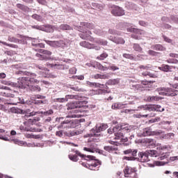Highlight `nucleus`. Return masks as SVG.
Segmentation results:
<instances>
[{"instance_id": "nucleus-22", "label": "nucleus", "mask_w": 178, "mask_h": 178, "mask_svg": "<svg viewBox=\"0 0 178 178\" xmlns=\"http://www.w3.org/2000/svg\"><path fill=\"white\" fill-rule=\"evenodd\" d=\"M29 89L31 91H33L35 92H40L41 91V88L38 86H31L29 85Z\"/></svg>"}, {"instance_id": "nucleus-56", "label": "nucleus", "mask_w": 178, "mask_h": 178, "mask_svg": "<svg viewBox=\"0 0 178 178\" xmlns=\"http://www.w3.org/2000/svg\"><path fill=\"white\" fill-rule=\"evenodd\" d=\"M163 38L164 41H165V42H168L169 44H172V40L170 38H168L165 35L163 36Z\"/></svg>"}, {"instance_id": "nucleus-8", "label": "nucleus", "mask_w": 178, "mask_h": 178, "mask_svg": "<svg viewBox=\"0 0 178 178\" xmlns=\"http://www.w3.org/2000/svg\"><path fill=\"white\" fill-rule=\"evenodd\" d=\"M70 118H77V115L73 114L72 115H68L66 117V120H64L63 122H62L60 123V126L61 127H72V126H73L74 122L72 120L70 119Z\"/></svg>"}, {"instance_id": "nucleus-18", "label": "nucleus", "mask_w": 178, "mask_h": 178, "mask_svg": "<svg viewBox=\"0 0 178 178\" xmlns=\"http://www.w3.org/2000/svg\"><path fill=\"white\" fill-rule=\"evenodd\" d=\"M120 83V79L119 78L114 79H109L107 81L108 86H116V84H119Z\"/></svg>"}, {"instance_id": "nucleus-15", "label": "nucleus", "mask_w": 178, "mask_h": 178, "mask_svg": "<svg viewBox=\"0 0 178 178\" xmlns=\"http://www.w3.org/2000/svg\"><path fill=\"white\" fill-rule=\"evenodd\" d=\"M30 84H31V82H30L29 78L27 77L22 78L21 79L22 87H24V88H26L27 87H30Z\"/></svg>"}, {"instance_id": "nucleus-33", "label": "nucleus", "mask_w": 178, "mask_h": 178, "mask_svg": "<svg viewBox=\"0 0 178 178\" xmlns=\"http://www.w3.org/2000/svg\"><path fill=\"white\" fill-rule=\"evenodd\" d=\"M0 44H3V45H6V47H10V48H18L17 44H9L1 40H0Z\"/></svg>"}, {"instance_id": "nucleus-20", "label": "nucleus", "mask_w": 178, "mask_h": 178, "mask_svg": "<svg viewBox=\"0 0 178 178\" xmlns=\"http://www.w3.org/2000/svg\"><path fill=\"white\" fill-rule=\"evenodd\" d=\"M155 116V114H145V115H141V114H134V118H136V119H140V118H154Z\"/></svg>"}, {"instance_id": "nucleus-27", "label": "nucleus", "mask_w": 178, "mask_h": 178, "mask_svg": "<svg viewBox=\"0 0 178 178\" xmlns=\"http://www.w3.org/2000/svg\"><path fill=\"white\" fill-rule=\"evenodd\" d=\"M60 30L66 31V30H72V26L68 24H63L59 26Z\"/></svg>"}, {"instance_id": "nucleus-49", "label": "nucleus", "mask_w": 178, "mask_h": 178, "mask_svg": "<svg viewBox=\"0 0 178 178\" xmlns=\"http://www.w3.org/2000/svg\"><path fill=\"white\" fill-rule=\"evenodd\" d=\"M167 63H178V60L175 58H169L166 60Z\"/></svg>"}, {"instance_id": "nucleus-9", "label": "nucleus", "mask_w": 178, "mask_h": 178, "mask_svg": "<svg viewBox=\"0 0 178 178\" xmlns=\"http://www.w3.org/2000/svg\"><path fill=\"white\" fill-rule=\"evenodd\" d=\"M118 132L115 133V140H121L122 143H127L129 141V138L127 136L124 137V134H123L120 129H118Z\"/></svg>"}, {"instance_id": "nucleus-37", "label": "nucleus", "mask_w": 178, "mask_h": 178, "mask_svg": "<svg viewBox=\"0 0 178 178\" xmlns=\"http://www.w3.org/2000/svg\"><path fill=\"white\" fill-rule=\"evenodd\" d=\"M148 156H156V150H147Z\"/></svg>"}, {"instance_id": "nucleus-21", "label": "nucleus", "mask_w": 178, "mask_h": 178, "mask_svg": "<svg viewBox=\"0 0 178 178\" xmlns=\"http://www.w3.org/2000/svg\"><path fill=\"white\" fill-rule=\"evenodd\" d=\"M152 131H151V129L148 128H145L143 129V131L142 133V137H147L148 136H152Z\"/></svg>"}, {"instance_id": "nucleus-17", "label": "nucleus", "mask_w": 178, "mask_h": 178, "mask_svg": "<svg viewBox=\"0 0 178 178\" xmlns=\"http://www.w3.org/2000/svg\"><path fill=\"white\" fill-rule=\"evenodd\" d=\"M109 75L108 74H96L92 76V79H95V80H98V79H109Z\"/></svg>"}, {"instance_id": "nucleus-19", "label": "nucleus", "mask_w": 178, "mask_h": 178, "mask_svg": "<svg viewBox=\"0 0 178 178\" xmlns=\"http://www.w3.org/2000/svg\"><path fill=\"white\" fill-rule=\"evenodd\" d=\"M37 122H40V117H31V118L28 120V124H35Z\"/></svg>"}, {"instance_id": "nucleus-53", "label": "nucleus", "mask_w": 178, "mask_h": 178, "mask_svg": "<svg viewBox=\"0 0 178 178\" xmlns=\"http://www.w3.org/2000/svg\"><path fill=\"white\" fill-rule=\"evenodd\" d=\"M148 54L151 55V56H156L158 55V52L153 50H149Z\"/></svg>"}, {"instance_id": "nucleus-43", "label": "nucleus", "mask_w": 178, "mask_h": 178, "mask_svg": "<svg viewBox=\"0 0 178 178\" xmlns=\"http://www.w3.org/2000/svg\"><path fill=\"white\" fill-rule=\"evenodd\" d=\"M118 126H116L114 128H110L108 129V134H112L113 133H115V131H118Z\"/></svg>"}, {"instance_id": "nucleus-25", "label": "nucleus", "mask_w": 178, "mask_h": 178, "mask_svg": "<svg viewBox=\"0 0 178 178\" xmlns=\"http://www.w3.org/2000/svg\"><path fill=\"white\" fill-rule=\"evenodd\" d=\"M104 149L105 151H107V152H112L113 151H118V147H115L113 146H105L104 147Z\"/></svg>"}, {"instance_id": "nucleus-44", "label": "nucleus", "mask_w": 178, "mask_h": 178, "mask_svg": "<svg viewBox=\"0 0 178 178\" xmlns=\"http://www.w3.org/2000/svg\"><path fill=\"white\" fill-rule=\"evenodd\" d=\"M138 69H140V70H149V69H151V67L148 65H139Z\"/></svg>"}, {"instance_id": "nucleus-62", "label": "nucleus", "mask_w": 178, "mask_h": 178, "mask_svg": "<svg viewBox=\"0 0 178 178\" xmlns=\"http://www.w3.org/2000/svg\"><path fill=\"white\" fill-rule=\"evenodd\" d=\"M111 108L112 109H119L120 108V106H119V104H113L112 106H111Z\"/></svg>"}, {"instance_id": "nucleus-54", "label": "nucleus", "mask_w": 178, "mask_h": 178, "mask_svg": "<svg viewBox=\"0 0 178 178\" xmlns=\"http://www.w3.org/2000/svg\"><path fill=\"white\" fill-rule=\"evenodd\" d=\"M95 34H97V35H103L104 31H101V29H95Z\"/></svg>"}, {"instance_id": "nucleus-39", "label": "nucleus", "mask_w": 178, "mask_h": 178, "mask_svg": "<svg viewBox=\"0 0 178 178\" xmlns=\"http://www.w3.org/2000/svg\"><path fill=\"white\" fill-rule=\"evenodd\" d=\"M83 26L90 30L94 29V24L88 22H84Z\"/></svg>"}, {"instance_id": "nucleus-29", "label": "nucleus", "mask_w": 178, "mask_h": 178, "mask_svg": "<svg viewBox=\"0 0 178 178\" xmlns=\"http://www.w3.org/2000/svg\"><path fill=\"white\" fill-rule=\"evenodd\" d=\"M133 49H134V51H136L137 52H142L143 51V48L141 47V46H140L137 43H134L133 44Z\"/></svg>"}, {"instance_id": "nucleus-26", "label": "nucleus", "mask_w": 178, "mask_h": 178, "mask_svg": "<svg viewBox=\"0 0 178 178\" xmlns=\"http://www.w3.org/2000/svg\"><path fill=\"white\" fill-rule=\"evenodd\" d=\"M113 42H115V44H124V39L122 38H115L113 40Z\"/></svg>"}, {"instance_id": "nucleus-13", "label": "nucleus", "mask_w": 178, "mask_h": 178, "mask_svg": "<svg viewBox=\"0 0 178 178\" xmlns=\"http://www.w3.org/2000/svg\"><path fill=\"white\" fill-rule=\"evenodd\" d=\"M88 166L90 170H95V169H98L101 166V161L99 160L90 161L88 163Z\"/></svg>"}, {"instance_id": "nucleus-51", "label": "nucleus", "mask_w": 178, "mask_h": 178, "mask_svg": "<svg viewBox=\"0 0 178 178\" xmlns=\"http://www.w3.org/2000/svg\"><path fill=\"white\" fill-rule=\"evenodd\" d=\"M123 57L126 58V59H134L133 55L129 54H124Z\"/></svg>"}, {"instance_id": "nucleus-28", "label": "nucleus", "mask_w": 178, "mask_h": 178, "mask_svg": "<svg viewBox=\"0 0 178 178\" xmlns=\"http://www.w3.org/2000/svg\"><path fill=\"white\" fill-rule=\"evenodd\" d=\"M17 8H18V9H20L21 10H23L24 12L29 10V7H27V6H24L22 3H17Z\"/></svg>"}, {"instance_id": "nucleus-5", "label": "nucleus", "mask_w": 178, "mask_h": 178, "mask_svg": "<svg viewBox=\"0 0 178 178\" xmlns=\"http://www.w3.org/2000/svg\"><path fill=\"white\" fill-rule=\"evenodd\" d=\"M39 52L40 54H36V56L39 58L40 60H51L52 52L44 49H40Z\"/></svg>"}, {"instance_id": "nucleus-45", "label": "nucleus", "mask_w": 178, "mask_h": 178, "mask_svg": "<svg viewBox=\"0 0 178 178\" xmlns=\"http://www.w3.org/2000/svg\"><path fill=\"white\" fill-rule=\"evenodd\" d=\"M70 74H76L77 73V69L75 67H73L69 70Z\"/></svg>"}, {"instance_id": "nucleus-31", "label": "nucleus", "mask_w": 178, "mask_h": 178, "mask_svg": "<svg viewBox=\"0 0 178 178\" xmlns=\"http://www.w3.org/2000/svg\"><path fill=\"white\" fill-rule=\"evenodd\" d=\"M81 47H83L84 48H91V44L87 41H83L79 43Z\"/></svg>"}, {"instance_id": "nucleus-6", "label": "nucleus", "mask_w": 178, "mask_h": 178, "mask_svg": "<svg viewBox=\"0 0 178 178\" xmlns=\"http://www.w3.org/2000/svg\"><path fill=\"white\" fill-rule=\"evenodd\" d=\"M87 105L86 101H76L74 102H70L67 104V111L70 109H77L79 108H83V106Z\"/></svg>"}, {"instance_id": "nucleus-24", "label": "nucleus", "mask_w": 178, "mask_h": 178, "mask_svg": "<svg viewBox=\"0 0 178 178\" xmlns=\"http://www.w3.org/2000/svg\"><path fill=\"white\" fill-rule=\"evenodd\" d=\"M152 49H155V51H165V47L161 44H155L152 46Z\"/></svg>"}, {"instance_id": "nucleus-11", "label": "nucleus", "mask_w": 178, "mask_h": 178, "mask_svg": "<svg viewBox=\"0 0 178 178\" xmlns=\"http://www.w3.org/2000/svg\"><path fill=\"white\" fill-rule=\"evenodd\" d=\"M117 127L118 130L124 132V134H126V133H130L131 131H133V128L131 126L129 125V124H120V127L118 126Z\"/></svg>"}, {"instance_id": "nucleus-52", "label": "nucleus", "mask_w": 178, "mask_h": 178, "mask_svg": "<svg viewBox=\"0 0 178 178\" xmlns=\"http://www.w3.org/2000/svg\"><path fill=\"white\" fill-rule=\"evenodd\" d=\"M54 69H63V65L54 63Z\"/></svg>"}, {"instance_id": "nucleus-64", "label": "nucleus", "mask_w": 178, "mask_h": 178, "mask_svg": "<svg viewBox=\"0 0 178 178\" xmlns=\"http://www.w3.org/2000/svg\"><path fill=\"white\" fill-rule=\"evenodd\" d=\"M56 136H57L58 137H62V136H63V133L62 132V131H57L56 132Z\"/></svg>"}, {"instance_id": "nucleus-3", "label": "nucleus", "mask_w": 178, "mask_h": 178, "mask_svg": "<svg viewBox=\"0 0 178 178\" xmlns=\"http://www.w3.org/2000/svg\"><path fill=\"white\" fill-rule=\"evenodd\" d=\"M16 74H21L22 76H29L30 77L29 78V80L31 84H38V83H40V81L38 79H35V77H37V74L35 73H31L27 71H17L16 72Z\"/></svg>"}, {"instance_id": "nucleus-30", "label": "nucleus", "mask_w": 178, "mask_h": 178, "mask_svg": "<svg viewBox=\"0 0 178 178\" xmlns=\"http://www.w3.org/2000/svg\"><path fill=\"white\" fill-rule=\"evenodd\" d=\"M108 55L107 53L104 52L102 54H100L99 56H98L97 57V59H98V60H104V59H106V58H108Z\"/></svg>"}, {"instance_id": "nucleus-36", "label": "nucleus", "mask_w": 178, "mask_h": 178, "mask_svg": "<svg viewBox=\"0 0 178 178\" xmlns=\"http://www.w3.org/2000/svg\"><path fill=\"white\" fill-rule=\"evenodd\" d=\"M32 19L37 20L38 22H42V17L41 15H38L37 14H33L31 16Z\"/></svg>"}, {"instance_id": "nucleus-16", "label": "nucleus", "mask_w": 178, "mask_h": 178, "mask_svg": "<svg viewBox=\"0 0 178 178\" xmlns=\"http://www.w3.org/2000/svg\"><path fill=\"white\" fill-rule=\"evenodd\" d=\"M134 172H136V169L131 167H126L124 170L125 177H129L127 175H131V173H134Z\"/></svg>"}, {"instance_id": "nucleus-40", "label": "nucleus", "mask_w": 178, "mask_h": 178, "mask_svg": "<svg viewBox=\"0 0 178 178\" xmlns=\"http://www.w3.org/2000/svg\"><path fill=\"white\" fill-rule=\"evenodd\" d=\"M97 68L99 69V70H102L103 72L109 70V68L108 67H105V66L102 65V64L97 65Z\"/></svg>"}, {"instance_id": "nucleus-10", "label": "nucleus", "mask_w": 178, "mask_h": 178, "mask_svg": "<svg viewBox=\"0 0 178 178\" xmlns=\"http://www.w3.org/2000/svg\"><path fill=\"white\" fill-rule=\"evenodd\" d=\"M138 155V160L139 161V162H149V157L148 156V154L147 153V151L139 152Z\"/></svg>"}, {"instance_id": "nucleus-48", "label": "nucleus", "mask_w": 178, "mask_h": 178, "mask_svg": "<svg viewBox=\"0 0 178 178\" xmlns=\"http://www.w3.org/2000/svg\"><path fill=\"white\" fill-rule=\"evenodd\" d=\"M92 6H93V8H96L97 9H104V6L97 3H93L92 4Z\"/></svg>"}, {"instance_id": "nucleus-50", "label": "nucleus", "mask_w": 178, "mask_h": 178, "mask_svg": "<svg viewBox=\"0 0 178 178\" xmlns=\"http://www.w3.org/2000/svg\"><path fill=\"white\" fill-rule=\"evenodd\" d=\"M9 41H11V42H17L18 44H22V40L15 38H12L11 39H9Z\"/></svg>"}, {"instance_id": "nucleus-58", "label": "nucleus", "mask_w": 178, "mask_h": 178, "mask_svg": "<svg viewBox=\"0 0 178 178\" xmlns=\"http://www.w3.org/2000/svg\"><path fill=\"white\" fill-rule=\"evenodd\" d=\"M56 101H58V102H67V99L65 98H57Z\"/></svg>"}, {"instance_id": "nucleus-7", "label": "nucleus", "mask_w": 178, "mask_h": 178, "mask_svg": "<svg viewBox=\"0 0 178 178\" xmlns=\"http://www.w3.org/2000/svg\"><path fill=\"white\" fill-rule=\"evenodd\" d=\"M111 13L113 16H124V10H123L119 6L113 5L111 6Z\"/></svg>"}, {"instance_id": "nucleus-38", "label": "nucleus", "mask_w": 178, "mask_h": 178, "mask_svg": "<svg viewBox=\"0 0 178 178\" xmlns=\"http://www.w3.org/2000/svg\"><path fill=\"white\" fill-rule=\"evenodd\" d=\"M96 44H99V45H108V42L106 40H97L95 41Z\"/></svg>"}, {"instance_id": "nucleus-34", "label": "nucleus", "mask_w": 178, "mask_h": 178, "mask_svg": "<svg viewBox=\"0 0 178 178\" xmlns=\"http://www.w3.org/2000/svg\"><path fill=\"white\" fill-rule=\"evenodd\" d=\"M60 47H65V42L62 40L56 41V48H60Z\"/></svg>"}, {"instance_id": "nucleus-42", "label": "nucleus", "mask_w": 178, "mask_h": 178, "mask_svg": "<svg viewBox=\"0 0 178 178\" xmlns=\"http://www.w3.org/2000/svg\"><path fill=\"white\" fill-rule=\"evenodd\" d=\"M35 67L37 69H39V70H43L44 72H49V70H48V68H47L42 65H36Z\"/></svg>"}, {"instance_id": "nucleus-61", "label": "nucleus", "mask_w": 178, "mask_h": 178, "mask_svg": "<svg viewBox=\"0 0 178 178\" xmlns=\"http://www.w3.org/2000/svg\"><path fill=\"white\" fill-rule=\"evenodd\" d=\"M87 84H88V86H89L90 87H95V86H97V83H95V82L87 81Z\"/></svg>"}, {"instance_id": "nucleus-46", "label": "nucleus", "mask_w": 178, "mask_h": 178, "mask_svg": "<svg viewBox=\"0 0 178 178\" xmlns=\"http://www.w3.org/2000/svg\"><path fill=\"white\" fill-rule=\"evenodd\" d=\"M41 113H42L45 116H48L49 115H53L54 114V110L50 109L47 111L42 112Z\"/></svg>"}, {"instance_id": "nucleus-35", "label": "nucleus", "mask_w": 178, "mask_h": 178, "mask_svg": "<svg viewBox=\"0 0 178 178\" xmlns=\"http://www.w3.org/2000/svg\"><path fill=\"white\" fill-rule=\"evenodd\" d=\"M68 157L72 162H77V161H79V157L76 154H69Z\"/></svg>"}, {"instance_id": "nucleus-55", "label": "nucleus", "mask_w": 178, "mask_h": 178, "mask_svg": "<svg viewBox=\"0 0 178 178\" xmlns=\"http://www.w3.org/2000/svg\"><path fill=\"white\" fill-rule=\"evenodd\" d=\"M32 45L33 47H38L39 48H44V44H42V43L35 44V42H32Z\"/></svg>"}, {"instance_id": "nucleus-2", "label": "nucleus", "mask_w": 178, "mask_h": 178, "mask_svg": "<svg viewBox=\"0 0 178 178\" xmlns=\"http://www.w3.org/2000/svg\"><path fill=\"white\" fill-rule=\"evenodd\" d=\"M140 109H143L144 111H149V112H163L165 111L164 108H162L161 105L156 104H146L140 106Z\"/></svg>"}, {"instance_id": "nucleus-4", "label": "nucleus", "mask_w": 178, "mask_h": 178, "mask_svg": "<svg viewBox=\"0 0 178 178\" xmlns=\"http://www.w3.org/2000/svg\"><path fill=\"white\" fill-rule=\"evenodd\" d=\"M108 127V124H98L96 125L95 129H92L90 136L91 137H98L101 136L97 133H101V131H104L106 130Z\"/></svg>"}, {"instance_id": "nucleus-14", "label": "nucleus", "mask_w": 178, "mask_h": 178, "mask_svg": "<svg viewBox=\"0 0 178 178\" xmlns=\"http://www.w3.org/2000/svg\"><path fill=\"white\" fill-rule=\"evenodd\" d=\"M159 69L162 72H172V70H173V69H176V67L172 65L163 64L161 67H159Z\"/></svg>"}, {"instance_id": "nucleus-47", "label": "nucleus", "mask_w": 178, "mask_h": 178, "mask_svg": "<svg viewBox=\"0 0 178 178\" xmlns=\"http://www.w3.org/2000/svg\"><path fill=\"white\" fill-rule=\"evenodd\" d=\"M142 74L143 76H149V77H152V78L155 77V74H152L149 72H144L142 73Z\"/></svg>"}, {"instance_id": "nucleus-23", "label": "nucleus", "mask_w": 178, "mask_h": 178, "mask_svg": "<svg viewBox=\"0 0 178 178\" xmlns=\"http://www.w3.org/2000/svg\"><path fill=\"white\" fill-rule=\"evenodd\" d=\"M147 99L149 102H154V101H159L161 97L158 96H148Z\"/></svg>"}, {"instance_id": "nucleus-1", "label": "nucleus", "mask_w": 178, "mask_h": 178, "mask_svg": "<svg viewBox=\"0 0 178 178\" xmlns=\"http://www.w3.org/2000/svg\"><path fill=\"white\" fill-rule=\"evenodd\" d=\"M159 95L176 97L178 95V83L171 85V88H161L159 89Z\"/></svg>"}, {"instance_id": "nucleus-59", "label": "nucleus", "mask_w": 178, "mask_h": 178, "mask_svg": "<svg viewBox=\"0 0 178 178\" xmlns=\"http://www.w3.org/2000/svg\"><path fill=\"white\" fill-rule=\"evenodd\" d=\"M70 88H71V90H73L74 91H78V92L81 91V88H79V86H72Z\"/></svg>"}, {"instance_id": "nucleus-12", "label": "nucleus", "mask_w": 178, "mask_h": 178, "mask_svg": "<svg viewBox=\"0 0 178 178\" xmlns=\"http://www.w3.org/2000/svg\"><path fill=\"white\" fill-rule=\"evenodd\" d=\"M144 34H145V31L136 29L134 34H132L131 37V38H134V40H141V36L139 35H143Z\"/></svg>"}, {"instance_id": "nucleus-60", "label": "nucleus", "mask_w": 178, "mask_h": 178, "mask_svg": "<svg viewBox=\"0 0 178 178\" xmlns=\"http://www.w3.org/2000/svg\"><path fill=\"white\" fill-rule=\"evenodd\" d=\"M75 154L78 155V156H81V158H86V155L82 154L79 151H75Z\"/></svg>"}, {"instance_id": "nucleus-57", "label": "nucleus", "mask_w": 178, "mask_h": 178, "mask_svg": "<svg viewBox=\"0 0 178 178\" xmlns=\"http://www.w3.org/2000/svg\"><path fill=\"white\" fill-rule=\"evenodd\" d=\"M108 68L110 69V70H113V72H115V70H119V67L115 65H111L110 67H108Z\"/></svg>"}, {"instance_id": "nucleus-41", "label": "nucleus", "mask_w": 178, "mask_h": 178, "mask_svg": "<svg viewBox=\"0 0 178 178\" xmlns=\"http://www.w3.org/2000/svg\"><path fill=\"white\" fill-rule=\"evenodd\" d=\"M65 99H67V102L69 101V99H77V96L74 95H67L65 96Z\"/></svg>"}, {"instance_id": "nucleus-32", "label": "nucleus", "mask_w": 178, "mask_h": 178, "mask_svg": "<svg viewBox=\"0 0 178 178\" xmlns=\"http://www.w3.org/2000/svg\"><path fill=\"white\" fill-rule=\"evenodd\" d=\"M44 42H46V44H47V45H49L50 47L56 48V41L44 40Z\"/></svg>"}, {"instance_id": "nucleus-63", "label": "nucleus", "mask_w": 178, "mask_h": 178, "mask_svg": "<svg viewBox=\"0 0 178 178\" xmlns=\"http://www.w3.org/2000/svg\"><path fill=\"white\" fill-rule=\"evenodd\" d=\"M44 65L47 67H51V68H54V66H55V63H46V64H44Z\"/></svg>"}]
</instances>
